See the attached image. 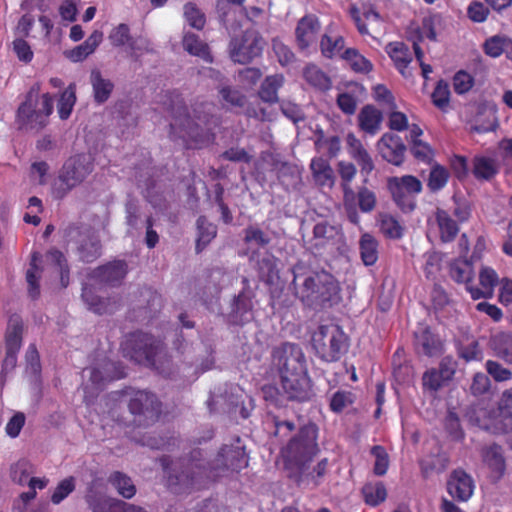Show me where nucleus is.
<instances>
[{
	"mask_svg": "<svg viewBox=\"0 0 512 512\" xmlns=\"http://www.w3.org/2000/svg\"><path fill=\"white\" fill-rule=\"evenodd\" d=\"M483 460L494 472L500 475L503 473L505 462L500 447L491 446L485 449L483 452Z\"/></svg>",
	"mask_w": 512,
	"mask_h": 512,
	"instance_id": "46",
	"label": "nucleus"
},
{
	"mask_svg": "<svg viewBox=\"0 0 512 512\" xmlns=\"http://www.w3.org/2000/svg\"><path fill=\"white\" fill-rule=\"evenodd\" d=\"M320 24L315 16L303 17L296 28V40L300 49H307L315 43Z\"/></svg>",
	"mask_w": 512,
	"mask_h": 512,
	"instance_id": "18",
	"label": "nucleus"
},
{
	"mask_svg": "<svg viewBox=\"0 0 512 512\" xmlns=\"http://www.w3.org/2000/svg\"><path fill=\"white\" fill-rule=\"evenodd\" d=\"M382 113L372 105L364 106L358 114L360 129L369 135L378 133L382 123Z\"/></svg>",
	"mask_w": 512,
	"mask_h": 512,
	"instance_id": "24",
	"label": "nucleus"
},
{
	"mask_svg": "<svg viewBox=\"0 0 512 512\" xmlns=\"http://www.w3.org/2000/svg\"><path fill=\"white\" fill-rule=\"evenodd\" d=\"M127 50L131 57L138 59L144 53L152 51L150 41L142 36L132 38L128 44Z\"/></svg>",
	"mask_w": 512,
	"mask_h": 512,
	"instance_id": "60",
	"label": "nucleus"
},
{
	"mask_svg": "<svg viewBox=\"0 0 512 512\" xmlns=\"http://www.w3.org/2000/svg\"><path fill=\"white\" fill-rule=\"evenodd\" d=\"M123 350L127 356L139 364L154 367L161 373H165L163 361L166 359L160 342L146 333L131 334L124 344Z\"/></svg>",
	"mask_w": 512,
	"mask_h": 512,
	"instance_id": "4",
	"label": "nucleus"
},
{
	"mask_svg": "<svg viewBox=\"0 0 512 512\" xmlns=\"http://www.w3.org/2000/svg\"><path fill=\"white\" fill-rule=\"evenodd\" d=\"M281 388L288 399L306 401L311 397L310 380L307 371L280 379Z\"/></svg>",
	"mask_w": 512,
	"mask_h": 512,
	"instance_id": "13",
	"label": "nucleus"
},
{
	"mask_svg": "<svg viewBox=\"0 0 512 512\" xmlns=\"http://www.w3.org/2000/svg\"><path fill=\"white\" fill-rule=\"evenodd\" d=\"M39 86H33L27 94L25 102L18 108L17 120L26 130H40L47 124L53 111V98L49 93L38 99Z\"/></svg>",
	"mask_w": 512,
	"mask_h": 512,
	"instance_id": "5",
	"label": "nucleus"
},
{
	"mask_svg": "<svg viewBox=\"0 0 512 512\" xmlns=\"http://www.w3.org/2000/svg\"><path fill=\"white\" fill-rule=\"evenodd\" d=\"M284 77L280 74L271 75L265 78L259 90V97L268 103L278 100L277 91L283 85Z\"/></svg>",
	"mask_w": 512,
	"mask_h": 512,
	"instance_id": "32",
	"label": "nucleus"
},
{
	"mask_svg": "<svg viewBox=\"0 0 512 512\" xmlns=\"http://www.w3.org/2000/svg\"><path fill=\"white\" fill-rule=\"evenodd\" d=\"M499 413L504 420L494 419L491 424H485L484 427L496 433H506L512 429V388L503 393L499 403Z\"/></svg>",
	"mask_w": 512,
	"mask_h": 512,
	"instance_id": "19",
	"label": "nucleus"
},
{
	"mask_svg": "<svg viewBox=\"0 0 512 512\" xmlns=\"http://www.w3.org/2000/svg\"><path fill=\"white\" fill-rule=\"evenodd\" d=\"M303 76L310 85L317 89L326 90L331 86L330 79L316 65H307L303 71Z\"/></svg>",
	"mask_w": 512,
	"mask_h": 512,
	"instance_id": "37",
	"label": "nucleus"
},
{
	"mask_svg": "<svg viewBox=\"0 0 512 512\" xmlns=\"http://www.w3.org/2000/svg\"><path fill=\"white\" fill-rule=\"evenodd\" d=\"M75 489L74 477H68L59 482L55 488L51 501L54 504H60Z\"/></svg>",
	"mask_w": 512,
	"mask_h": 512,
	"instance_id": "57",
	"label": "nucleus"
},
{
	"mask_svg": "<svg viewBox=\"0 0 512 512\" xmlns=\"http://www.w3.org/2000/svg\"><path fill=\"white\" fill-rule=\"evenodd\" d=\"M377 149L383 159L394 165H400L403 161L406 147L399 136L385 133L378 140Z\"/></svg>",
	"mask_w": 512,
	"mask_h": 512,
	"instance_id": "14",
	"label": "nucleus"
},
{
	"mask_svg": "<svg viewBox=\"0 0 512 512\" xmlns=\"http://www.w3.org/2000/svg\"><path fill=\"white\" fill-rule=\"evenodd\" d=\"M272 364L280 379L306 372L304 354L298 345L285 343L273 351Z\"/></svg>",
	"mask_w": 512,
	"mask_h": 512,
	"instance_id": "9",
	"label": "nucleus"
},
{
	"mask_svg": "<svg viewBox=\"0 0 512 512\" xmlns=\"http://www.w3.org/2000/svg\"><path fill=\"white\" fill-rule=\"evenodd\" d=\"M411 152L417 160L424 163H430L434 157L431 146L422 140H416L411 144Z\"/></svg>",
	"mask_w": 512,
	"mask_h": 512,
	"instance_id": "62",
	"label": "nucleus"
},
{
	"mask_svg": "<svg viewBox=\"0 0 512 512\" xmlns=\"http://www.w3.org/2000/svg\"><path fill=\"white\" fill-rule=\"evenodd\" d=\"M436 220L442 241L449 242L453 240L458 232L456 222L444 210L437 211Z\"/></svg>",
	"mask_w": 512,
	"mask_h": 512,
	"instance_id": "35",
	"label": "nucleus"
},
{
	"mask_svg": "<svg viewBox=\"0 0 512 512\" xmlns=\"http://www.w3.org/2000/svg\"><path fill=\"white\" fill-rule=\"evenodd\" d=\"M499 282V277L497 272L489 267L482 265L479 269V285L476 286H468V292L474 300H478L481 298L490 299L494 295V288Z\"/></svg>",
	"mask_w": 512,
	"mask_h": 512,
	"instance_id": "16",
	"label": "nucleus"
},
{
	"mask_svg": "<svg viewBox=\"0 0 512 512\" xmlns=\"http://www.w3.org/2000/svg\"><path fill=\"white\" fill-rule=\"evenodd\" d=\"M317 428L313 424L305 425L293 436L281 450L287 467L302 469L318 452Z\"/></svg>",
	"mask_w": 512,
	"mask_h": 512,
	"instance_id": "3",
	"label": "nucleus"
},
{
	"mask_svg": "<svg viewBox=\"0 0 512 512\" xmlns=\"http://www.w3.org/2000/svg\"><path fill=\"white\" fill-rule=\"evenodd\" d=\"M388 189L397 206L405 211H412L416 206V196L422 191L421 181L412 175L391 177L387 181Z\"/></svg>",
	"mask_w": 512,
	"mask_h": 512,
	"instance_id": "8",
	"label": "nucleus"
},
{
	"mask_svg": "<svg viewBox=\"0 0 512 512\" xmlns=\"http://www.w3.org/2000/svg\"><path fill=\"white\" fill-rule=\"evenodd\" d=\"M373 98L384 109H395L397 105L391 91L384 85L378 84L373 88Z\"/></svg>",
	"mask_w": 512,
	"mask_h": 512,
	"instance_id": "53",
	"label": "nucleus"
},
{
	"mask_svg": "<svg viewBox=\"0 0 512 512\" xmlns=\"http://www.w3.org/2000/svg\"><path fill=\"white\" fill-rule=\"evenodd\" d=\"M423 386L430 391H438L448 381L441 375L437 369L427 370L422 377Z\"/></svg>",
	"mask_w": 512,
	"mask_h": 512,
	"instance_id": "58",
	"label": "nucleus"
},
{
	"mask_svg": "<svg viewBox=\"0 0 512 512\" xmlns=\"http://www.w3.org/2000/svg\"><path fill=\"white\" fill-rule=\"evenodd\" d=\"M109 40L111 44L116 47H121L124 45L128 46L131 40L130 29L128 25L122 23L114 27L109 34Z\"/></svg>",
	"mask_w": 512,
	"mask_h": 512,
	"instance_id": "59",
	"label": "nucleus"
},
{
	"mask_svg": "<svg viewBox=\"0 0 512 512\" xmlns=\"http://www.w3.org/2000/svg\"><path fill=\"white\" fill-rule=\"evenodd\" d=\"M344 48L343 37L329 28L320 41L321 53L326 58H333L340 55Z\"/></svg>",
	"mask_w": 512,
	"mask_h": 512,
	"instance_id": "27",
	"label": "nucleus"
},
{
	"mask_svg": "<svg viewBox=\"0 0 512 512\" xmlns=\"http://www.w3.org/2000/svg\"><path fill=\"white\" fill-rule=\"evenodd\" d=\"M110 482L117 492L124 498L130 499L136 493V488L131 478L121 472L113 473L110 476Z\"/></svg>",
	"mask_w": 512,
	"mask_h": 512,
	"instance_id": "41",
	"label": "nucleus"
},
{
	"mask_svg": "<svg viewBox=\"0 0 512 512\" xmlns=\"http://www.w3.org/2000/svg\"><path fill=\"white\" fill-rule=\"evenodd\" d=\"M33 472L31 463L26 460H20L13 464L10 469L11 479L20 485L28 482L30 474Z\"/></svg>",
	"mask_w": 512,
	"mask_h": 512,
	"instance_id": "50",
	"label": "nucleus"
},
{
	"mask_svg": "<svg viewBox=\"0 0 512 512\" xmlns=\"http://www.w3.org/2000/svg\"><path fill=\"white\" fill-rule=\"evenodd\" d=\"M132 414L143 416L146 421H155L160 414V405L154 394L146 391H137L129 402Z\"/></svg>",
	"mask_w": 512,
	"mask_h": 512,
	"instance_id": "12",
	"label": "nucleus"
},
{
	"mask_svg": "<svg viewBox=\"0 0 512 512\" xmlns=\"http://www.w3.org/2000/svg\"><path fill=\"white\" fill-rule=\"evenodd\" d=\"M251 303L244 295H239L233 304V322L242 323L251 318Z\"/></svg>",
	"mask_w": 512,
	"mask_h": 512,
	"instance_id": "47",
	"label": "nucleus"
},
{
	"mask_svg": "<svg viewBox=\"0 0 512 512\" xmlns=\"http://www.w3.org/2000/svg\"><path fill=\"white\" fill-rule=\"evenodd\" d=\"M262 73L257 68H245L238 73V82L240 85L245 88L249 89L252 88L258 80L261 78Z\"/></svg>",
	"mask_w": 512,
	"mask_h": 512,
	"instance_id": "64",
	"label": "nucleus"
},
{
	"mask_svg": "<svg viewBox=\"0 0 512 512\" xmlns=\"http://www.w3.org/2000/svg\"><path fill=\"white\" fill-rule=\"evenodd\" d=\"M474 487L473 479L463 470H455L447 482V490L450 496L462 502L471 498Z\"/></svg>",
	"mask_w": 512,
	"mask_h": 512,
	"instance_id": "15",
	"label": "nucleus"
},
{
	"mask_svg": "<svg viewBox=\"0 0 512 512\" xmlns=\"http://www.w3.org/2000/svg\"><path fill=\"white\" fill-rule=\"evenodd\" d=\"M312 340L317 353L326 361L337 360L346 345L345 334L335 324L319 326Z\"/></svg>",
	"mask_w": 512,
	"mask_h": 512,
	"instance_id": "7",
	"label": "nucleus"
},
{
	"mask_svg": "<svg viewBox=\"0 0 512 512\" xmlns=\"http://www.w3.org/2000/svg\"><path fill=\"white\" fill-rule=\"evenodd\" d=\"M293 273L295 294L305 305L316 309L339 301V284L331 274L302 265H296Z\"/></svg>",
	"mask_w": 512,
	"mask_h": 512,
	"instance_id": "1",
	"label": "nucleus"
},
{
	"mask_svg": "<svg viewBox=\"0 0 512 512\" xmlns=\"http://www.w3.org/2000/svg\"><path fill=\"white\" fill-rule=\"evenodd\" d=\"M358 205L363 213L371 212L376 206V195L367 187H361L357 192Z\"/></svg>",
	"mask_w": 512,
	"mask_h": 512,
	"instance_id": "61",
	"label": "nucleus"
},
{
	"mask_svg": "<svg viewBox=\"0 0 512 512\" xmlns=\"http://www.w3.org/2000/svg\"><path fill=\"white\" fill-rule=\"evenodd\" d=\"M310 169L317 185L323 188H333L335 185V174L328 160L316 157L311 160Z\"/></svg>",
	"mask_w": 512,
	"mask_h": 512,
	"instance_id": "22",
	"label": "nucleus"
},
{
	"mask_svg": "<svg viewBox=\"0 0 512 512\" xmlns=\"http://www.w3.org/2000/svg\"><path fill=\"white\" fill-rule=\"evenodd\" d=\"M497 341V355L512 364V334H500L497 336Z\"/></svg>",
	"mask_w": 512,
	"mask_h": 512,
	"instance_id": "63",
	"label": "nucleus"
},
{
	"mask_svg": "<svg viewBox=\"0 0 512 512\" xmlns=\"http://www.w3.org/2000/svg\"><path fill=\"white\" fill-rule=\"evenodd\" d=\"M39 260H40L39 255L37 253H34L32 256L30 268L26 272V280L28 283V292L32 298H36L39 295V287H38L39 269L37 266V262Z\"/></svg>",
	"mask_w": 512,
	"mask_h": 512,
	"instance_id": "49",
	"label": "nucleus"
},
{
	"mask_svg": "<svg viewBox=\"0 0 512 512\" xmlns=\"http://www.w3.org/2000/svg\"><path fill=\"white\" fill-rule=\"evenodd\" d=\"M415 336L417 348L425 355L434 356L440 352L441 342L428 328L416 332Z\"/></svg>",
	"mask_w": 512,
	"mask_h": 512,
	"instance_id": "31",
	"label": "nucleus"
},
{
	"mask_svg": "<svg viewBox=\"0 0 512 512\" xmlns=\"http://www.w3.org/2000/svg\"><path fill=\"white\" fill-rule=\"evenodd\" d=\"M22 323L17 317L9 321L6 333V349L19 351L22 341Z\"/></svg>",
	"mask_w": 512,
	"mask_h": 512,
	"instance_id": "42",
	"label": "nucleus"
},
{
	"mask_svg": "<svg viewBox=\"0 0 512 512\" xmlns=\"http://www.w3.org/2000/svg\"><path fill=\"white\" fill-rule=\"evenodd\" d=\"M45 262L60 274L62 287H67L69 284V271L63 254L58 250H51L46 254Z\"/></svg>",
	"mask_w": 512,
	"mask_h": 512,
	"instance_id": "34",
	"label": "nucleus"
},
{
	"mask_svg": "<svg viewBox=\"0 0 512 512\" xmlns=\"http://www.w3.org/2000/svg\"><path fill=\"white\" fill-rule=\"evenodd\" d=\"M385 51L404 77L411 76L409 64L412 61V53L406 44L399 41L391 42L386 45Z\"/></svg>",
	"mask_w": 512,
	"mask_h": 512,
	"instance_id": "20",
	"label": "nucleus"
},
{
	"mask_svg": "<svg viewBox=\"0 0 512 512\" xmlns=\"http://www.w3.org/2000/svg\"><path fill=\"white\" fill-rule=\"evenodd\" d=\"M449 172L440 165H434L430 171L428 187L431 191L442 189L448 182Z\"/></svg>",
	"mask_w": 512,
	"mask_h": 512,
	"instance_id": "52",
	"label": "nucleus"
},
{
	"mask_svg": "<svg viewBox=\"0 0 512 512\" xmlns=\"http://www.w3.org/2000/svg\"><path fill=\"white\" fill-rule=\"evenodd\" d=\"M346 145L349 155L360 166L361 173L370 174L374 169V163L362 142L353 133H349L346 136Z\"/></svg>",
	"mask_w": 512,
	"mask_h": 512,
	"instance_id": "17",
	"label": "nucleus"
},
{
	"mask_svg": "<svg viewBox=\"0 0 512 512\" xmlns=\"http://www.w3.org/2000/svg\"><path fill=\"white\" fill-rule=\"evenodd\" d=\"M341 56L355 72L368 73L372 70L371 62L356 49L349 48Z\"/></svg>",
	"mask_w": 512,
	"mask_h": 512,
	"instance_id": "39",
	"label": "nucleus"
},
{
	"mask_svg": "<svg viewBox=\"0 0 512 512\" xmlns=\"http://www.w3.org/2000/svg\"><path fill=\"white\" fill-rule=\"evenodd\" d=\"M183 48L189 54L200 57L206 62H212V56L210 54L207 44L200 40L199 36L187 32L183 36Z\"/></svg>",
	"mask_w": 512,
	"mask_h": 512,
	"instance_id": "29",
	"label": "nucleus"
},
{
	"mask_svg": "<svg viewBox=\"0 0 512 512\" xmlns=\"http://www.w3.org/2000/svg\"><path fill=\"white\" fill-rule=\"evenodd\" d=\"M380 230L389 238H399L402 235V227L394 217L388 214L380 216Z\"/></svg>",
	"mask_w": 512,
	"mask_h": 512,
	"instance_id": "56",
	"label": "nucleus"
},
{
	"mask_svg": "<svg viewBox=\"0 0 512 512\" xmlns=\"http://www.w3.org/2000/svg\"><path fill=\"white\" fill-rule=\"evenodd\" d=\"M126 274V265L122 261H115L108 265L100 267L96 271V278L100 282L115 285L119 283Z\"/></svg>",
	"mask_w": 512,
	"mask_h": 512,
	"instance_id": "28",
	"label": "nucleus"
},
{
	"mask_svg": "<svg viewBox=\"0 0 512 512\" xmlns=\"http://www.w3.org/2000/svg\"><path fill=\"white\" fill-rule=\"evenodd\" d=\"M359 246L363 263L366 266L375 264L378 259V244L376 239L372 235L365 233L361 236Z\"/></svg>",
	"mask_w": 512,
	"mask_h": 512,
	"instance_id": "33",
	"label": "nucleus"
},
{
	"mask_svg": "<svg viewBox=\"0 0 512 512\" xmlns=\"http://www.w3.org/2000/svg\"><path fill=\"white\" fill-rule=\"evenodd\" d=\"M219 95L226 105L242 107L245 103V96L239 90L229 85H222L219 88Z\"/></svg>",
	"mask_w": 512,
	"mask_h": 512,
	"instance_id": "54",
	"label": "nucleus"
},
{
	"mask_svg": "<svg viewBox=\"0 0 512 512\" xmlns=\"http://www.w3.org/2000/svg\"><path fill=\"white\" fill-rule=\"evenodd\" d=\"M362 494L367 504L376 506L387 497L386 488L381 482L368 483L362 488Z\"/></svg>",
	"mask_w": 512,
	"mask_h": 512,
	"instance_id": "43",
	"label": "nucleus"
},
{
	"mask_svg": "<svg viewBox=\"0 0 512 512\" xmlns=\"http://www.w3.org/2000/svg\"><path fill=\"white\" fill-rule=\"evenodd\" d=\"M473 171L477 178L489 179L495 175L497 167L492 159L481 156L475 157Z\"/></svg>",
	"mask_w": 512,
	"mask_h": 512,
	"instance_id": "48",
	"label": "nucleus"
},
{
	"mask_svg": "<svg viewBox=\"0 0 512 512\" xmlns=\"http://www.w3.org/2000/svg\"><path fill=\"white\" fill-rule=\"evenodd\" d=\"M82 298L89 309L97 314L111 313L114 311V307L111 306L109 302L95 296L92 290L87 287L83 289Z\"/></svg>",
	"mask_w": 512,
	"mask_h": 512,
	"instance_id": "44",
	"label": "nucleus"
},
{
	"mask_svg": "<svg viewBox=\"0 0 512 512\" xmlns=\"http://www.w3.org/2000/svg\"><path fill=\"white\" fill-rule=\"evenodd\" d=\"M244 242L250 247L258 245L264 247L269 244L270 238L257 226H249L244 230Z\"/></svg>",
	"mask_w": 512,
	"mask_h": 512,
	"instance_id": "55",
	"label": "nucleus"
},
{
	"mask_svg": "<svg viewBox=\"0 0 512 512\" xmlns=\"http://www.w3.org/2000/svg\"><path fill=\"white\" fill-rule=\"evenodd\" d=\"M250 261L258 268L262 277H269L275 269V257L267 251H252Z\"/></svg>",
	"mask_w": 512,
	"mask_h": 512,
	"instance_id": "36",
	"label": "nucleus"
},
{
	"mask_svg": "<svg viewBox=\"0 0 512 512\" xmlns=\"http://www.w3.org/2000/svg\"><path fill=\"white\" fill-rule=\"evenodd\" d=\"M247 465L246 454L244 448L240 446H224L213 463L206 468L198 467L197 471H193L191 475L181 473L179 476L170 478L171 484L183 485L186 488L199 489L203 486V475L207 478H216L221 476L226 470L238 471Z\"/></svg>",
	"mask_w": 512,
	"mask_h": 512,
	"instance_id": "2",
	"label": "nucleus"
},
{
	"mask_svg": "<svg viewBox=\"0 0 512 512\" xmlns=\"http://www.w3.org/2000/svg\"><path fill=\"white\" fill-rule=\"evenodd\" d=\"M78 252L81 260L92 262L100 253L99 239L95 235L89 236L86 240L81 242L78 247Z\"/></svg>",
	"mask_w": 512,
	"mask_h": 512,
	"instance_id": "45",
	"label": "nucleus"
},
{
	"mask_svg": "<svg viewBox=\"0 0 512 512\" xmlns=\"http://www.w3.org/2000/svg\"><path fill=\"white\" fill-rule=\"evenodd\" d=\"M198 239L196 249L201 251L216 236L217 228L214 224L208 222L205 217H199L197 220Z\"/></svg>",
	"mask_w": 512,
	"mask_h": 512,
	"instance_id": "40",
	"label": "nucleus"
},
{
	"mask_svg": "<svg viewBox=\"0 0 512 512\" xmlns=\"http://www.w3.org/2000/svg\"><path fill=\"white\" fill-rule=\"evenodd\" d=\"M90 83L95 101L100 104L106 102L114 88L112 81L105 78L99 70L94 69L90 74Z\"/></svg>",
	"mask_w": 512,
	"mask_h": 512,
	"instance_id": "26",
	"label": "nucleus"
},
{
	"mask_svg": "<svg viewBox=\"0 0 512 512\" xmlns=\"http://www.w3.org/2000/svg\"><path fill=\"white\" fill-rule=\"evenodd\" d=\"M92 170L93 163L90 155H76L66 161L60 179L67 189H72L79 185Z\"/></svg>",
	"mask_w": 512,
	"mask_h": 512,
	"instance_id": "11",
	"label": "nucleus"
},
{
	"mask_svg": "<svg viewBox=\"0 0 512 512\" xmlns=\"http://www.w3.org/2000/svg\"><path fill=\"white\" fill-rule=\"evenodd\" d=\"M184 18L187 21V23L195 28V29H202L205 25V16L204 13L194 4V3H187L184 5Z\"/></svg>",
	"mask_w": 512,
	"mask_h": 512,
	"instance_id": "51",
	"label": "nucleus"
},
{
	"mask_svg": "<svg viewBox=\"0 0 512 512\" xmlns=\"http://www.w3.org/2000/svg\"><path fill=\"white\" fill-rule=\"evenodd\" d=\"M342 238L340 228L330 225L326 221L317 223L313 229V245L315 247H325L334 245Z\"/></svg>",
	"mask_w": 512,
	"mask_h": 512,
	"instance_id": "23",
	"label": "nucleus"
},
{
	"mask_svg": "<svg viewBox=\"0 0 512 512\" xmlns=\"http://www.w3.org/2000/svg\"><path fill=\"white\" fill-rule=\"evenodd\" d=\"M76 103V86L70 84L61 94L58 100V114L61 119H67Z\"/></svg>",
	"mask_w": 512,
	"mask_h": 512,
	"instance_id": "38",
	"label": "nucleus"
},
{
	"mask_svg": "<svg viewBox=\"0 0 512 512\" xmlns=\"http://www.w3.org/2000/svg\"><path fill=\"white\" fill-rule=\"evenodd\" d=\"M450 277L459 284H464L468 291V286H472L474 278V269L471 261L467 259H456L449 265Z\"/></svg>",
	"mask_w": 512,
	"mask_h": 512,
	"instance_id": "25",
	"label": "nucleus"
},
{
	"mask_svg": "<svg viewBox=\"0 0 512 512\" xmlns=\"http://www.w3.org/2000/svg\"><path fill=\"white\" fill-rule=\"evenodd\" d=\"M87 503L93 512H121V501L100 493L87 496Z\"/></svg>",
	"mask_w": 512,
	"mask_h": 512,
	"instance_id": "30",
	"label": "nucleus"
},
{
	"mask_svg": "<svg viewBox=\"0 0 512 512\" xmlns=\"http://www.w3.org/2000/svg\"><path fill=\"white\" fill-rule=\"evenodd\" d=\"M87 376L89 377L91 383L95 387H98L105 381L123 377V373L116 370L114 363L103 360L97 366L85 369L83 371V377L85 378Z\"/></svg>",
	"mask_w": 512,
	"mask_h": 512,
	"instance_id": "21",
	"label": "nucleus"
},
{
	"mask_svg": "<svg viewBox=\"0 0 512 512\" xmlns=\"http://www.w3.org/2000/svg\"><path fill=\"white\" fill-rule=\"evenodd\" d=\"M170 109L172 116L170 123L171 136L175 139H182L186 144H188L189 140H196L198 128L200 123L205 122V117L202 118L197 110L194 109V117L199 121L194 122L187 111V107L178 96L172 101Z\"/></svg>",
	"mask_w": 512,
	"mask_h": 512,
	"instance_id": "6",
	"label": "nucleus"
},
{
	"mask_svg": "<svg viewBox=\"0 0 512 512\" xmlns=\"http://www.w3.org/2000/svg\"><path fill=\"white\" fill-rule=\"evenodd\" d=\"M264 41L255 30H246L241 37H235L230 43V56L234 62L245 64L258 57Z\"/></svg>",
	"mask_w": 512,
	"mask_h": 512,
	"instance_id": "10",
	"label": "nucleus"
}]
</instances>
